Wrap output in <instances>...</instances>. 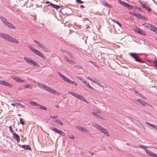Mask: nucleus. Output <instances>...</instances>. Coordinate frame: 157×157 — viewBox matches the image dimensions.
<instances>
[{
	"label": "nucleus",
	"instance_id": "obj_31",
	"mask_svg": "<svg viewBox=\"0 0 157 157\" xmlns=\"http://www.w3.org/2000/svg\"><path fill=\"white\" fill-rule=\"evenodd\" d=\"M38 108L40 109H41L44 110H47V108L45 107L44 106L41 105L40 104H38V105L37 106Z\"/></svg>",
	"mask_w": 157,
	"mask_h": 157
},
{
	"label": "nucleus",
	"instance_id": "obj_58",
	"mask_svg": "<svg viewBox=\"0 0 157 157\" xmlns=\"http://www.w3.org/2000/svg\"><path fill=\"white\" fill-rule=\"evenodd\" d=\"M156 40H157V38L156 39Z\"/></svg>",
	"mask_w": 157,
	"mask_h": 157
},
{
	"label": "nucleus",
	"instance_id": "obj_40",
	"mask_svg": "<svg viewBox=\"0 0 157 157\" xmlns=\"http://www.w3.org/2000/svg\"><path fill=\"white\" fill-rule=\"evenodd\" d=\"M86 86L88 87H89L90 88L92 89H94V88L91 87L89 83H87L86 84Z\"/></svg>",
	"mask_w": 157,
	"mask_h": 157
},
{
	"label": "nucleus",
	"instance_id": "obj_1",
	"mask_svg": "<svg viewBox=\"0 0 157 157\" xmlns=\"http://www.w3.org/2000/svg\"><path fill=\"white\" fill-rule=\"evenodd\" d=\"M0 36L8 41L17 44L19 43L18 40L15 38L6 34L0 32Z\"/></svg>",
	"mask_w": 157,
	"mask_h": 157
},
{
	"label": "nucleus",
	"instance_id": "obj_30",
	"mask_svg": "<svg viewBox=\"0 0 157 157\" xmlns=\"http://www.w3.org/2000/svg\"><path fill=\"white\" fill-rule=\"evenodd\" d=\"M55 122H57L59 124L61 125H63V123L59 119L56 120Z\"/></svg>",
	"mask_w": 157,
	"mask_h": 157
},
{
	"label": "nucleus",
	"instance_id": "obj_41",
	"mask_svg": "<svg viewBox=\"0 0 157 157\" xmlns=\"http://www.w3.org/2000/svg\"><path fill=\"white\" fill-rule=\"evenodd\" d=\"M83 132H86V133H88L89 132V131L88 129H87L86 128H83Z\"/></svg>",
	"mask_w": 157,
	"mask_h": 157
},
{
	"label": "nucleus",
	"instance_id": "obj_32",
	"mask_svg": "<svg viewBox=\"0 0 157 157\" xmlns=\"http://www.w3.org/2000/svg\"><path fill=\"white\" fill-rule=\"evenodd\" d=\"M24 87L26 88H29V89L32 88V86L29 84H27L24 85Z\"/></svg>",
	"mask_w": 157,
	"mask_h": 157
},
{
	"label": "nucleus",
	"instance_id": "obj_45",
	"mask_svg": "<svg viewBox=\"0 0 157 157\" xmlns=\"http://www.w3.org/2000/svg\"><path fill=\"white\" fill-rule=\"evenodd\" d=\"M50 117L51 118H53V119H55V118H57L58 117L57 116H51Z\"/></svg>",
	"mask_w": 157,
	"mask_h": 157
},
{
	"label": "nucleus",
	"instance_id": "obj_33",
	"mask_svg": "<svg viewBox=\"0 0 157 157\" xmlns=\"http://www.w3.org/2000/svg\"><path fill=\"white\" fill-rule=\"evenodd\" d=\"M30 103L31 104L33 105H35L36 106H38V104L36 103V102H34L33 101H30Z\"/></svg>",
	"mask_w": 157,
	"mask_h": 157
},
{
	"label": "nucleus",
	"instance_id": "obj_15",
	"mask_svg": "<svg viewBox=\"0 0 157 157\" xmlns=\"http://www.w3.org/2000/svg\"><path fill=\"white\" fill-rule=\"evenodd\" d=\"M146 152L147 155L152 157H157V154L154 153L150 150H146Z\"/></svg>",
	"mask_w": 157,
	"mask_h": 157
},
{
	"label": "nucleus",
	"instance_id": "obj_39",
	"mask_svg": "<svg viewBox=\"0 0 157 157\" xmlns=\"http://www.w3.org/2000/svg\"><path fill=\"white\" fill-rule=\"evenodd\" d=\"M68 136L69 138L71 139H74V136L72 135L68 134Z\"/></svg>",
	"mask_w": 157,
	"mask_h": 157
},
{
	"label": "nucleus",
	"instance_id": "obj_2",
	"mask_svg": "<svg viewBox=\"0 0 157 157\" xmlns=\"http://www.w3.org/2000/svg\"><path fill=\"white\" fill-rule=\"evenodd\" d=\"M28 48L32 52H33L35 54L40 57L44 59H45V56L39 50L35 49L31 45L29 46Z\"/></svg>",
	"mask_w": 157,
	"mask_h": 157
},
{
	"label": "nucleus",
	"instance_id": "obj_54",
	"mask_svg": "<svg viewBox=\"0 0 157 157\" xmlns=\"http://www.w3.org/2000/svg\"><path fill=\"white\" fill-rule=\"evenodd\" d=\"M56 106L57 107V108H58L59 107V106L58 105H56Z\"/></svg>",
	"mask_w": 157,
	"mask_h": 157
},
{
	"label": "nucleus",
	"instance_id": "obj_44",
	"mask_svg": "<svg viewBox=\"0 0 157 157\" xmlns=\"http://www.w3.org/2000/svg\"><path fill=\"white\" fill-rule=\"evenodd\" d=\"M82 82L86 84L87 83V82L85 80H84L83 79L82 80Z\"/></svg>",
	"mask_w": 157,
	"mask_h": 157
},
{
	"label": "nucleus",
	"instance_id": "obj_29",
	"mask_svg": "<svg viewBox=\"0 0 157 157\" xmlns=\"http://www.w3.org/2000/svg\"><path fill=\"white\" fill-rule=\"evenodd\" d=\"M75 128L77 129L78 130H79L80 131H82L83 132V128H84L78 126H77L75 127Z\"/></svg>",
	"mask_w": 157,
	"mask_h": 157
},
{
	"label": "nucleus",
	"instance_id": "obj_10",
	"mask_svg": "<svg viewBox=\"0 0 157 157\" xmlns=\"http://www.w3.org/2000/svg\"><path fill=\"white\" fill-rule=\"evenodd\" d=\"M143 25L145 27L157 33V29L154 26L149 23H145Z\"/></svg>",
	"mask_w": 157,
	"mask_h": 157
},
{
	"label": "nucleus",
	"instance_id": "obj_35",
	"mask_svg": "<svg viewBox=\"0 0 157 157\" xmlns=\"http://www.w3.org/2000/svg\"><path fill=\"white\" fill-rule=\"evenodd\" d=\"M10 128V130L11 132L12 133V134H13L14 133H15V132L12 129V126H10L9 127Z\"/></svg>",
	"mask_w": 157,
	"mask_h": 157
},
{
	"label": "nucleus",
	"instance_id": "obj_12",
	"mask_svg": "<svg viewBox=\"0 0 157 157\" xmlns=\"http://www.w3.org/2000/svg\"><path fill=\"white\" fill-rule=\"evenodd\" d=\"M118 2L123 6L127 7L128 9L131 10L133 9V6L128 3H126L124 1H122L121 0H119L118 1Z\"/></svg>",
	"mask_w": 157,
	"mask_h": 157
},
{
	"label": "nucleus",
	"instance_id": "obj_6",
	"mask_svg": "<svg viewBox=\"0 0 157 157\" xmlns=\"http://www.w3.org/2000/svg\"><path fill=\"white\" fill-rule=\"evenodd\" d=\"M39 85H40L41 87L43 88L44 89L47 90L50 92L51 93L53 94H56L58 95H59V94L56 91L54 90V89L49 87L46 86L45 85L41 84L38 83Z\"/></svg>",
	"mask_w": 157,
	"mask_h": 157
},
{
	"label": "nucleus",
	"instance_id": "obj_14",
	"mask_svg": "<svg viewBox=\"0 0 157 157\" xmlns=\"http://www.w3.org/2000/svg\"><path fill=\"white\" fill-rule=\"evenodd\" d=\"M11 77L17 82H25V80L21 79L19 77L17 76L12 75Z\"/></svg>",
	"mask_w": 157,
	"mask_h": 157
},
{
	"label": "nucleus",
	"instance_id": "obj_53",
	"mask_svg": "<svg viewBox=\"0 0 157 157\" xmlns=\"http://www.w3.org/2000/svg\"><path fill=\"white\" fill-rule=\"evenodd\" d=\"M135 93H138V92L137 91H135Z\"/></svg>",
	"mask_w": 157,
	"mask_h": 157
},
{
	"label": "nucleus",
	"instance_id": "obj_20",
	"mask_svg": "<svg viewBox=\"0 0 157 157\" xmlns=\"http://www.w3.org/2000/svg\"><path fill=\"white\" fill-rule=\"evenodd\" d=\"M13 136V138L16 140V141L18 142H19L20 141V136L15 132L12 134Z\"/></svg>",
	"mask_w": 157,
	"mask_h": 157
},
{
	"label": "nucleus",
	"instance_id": "obj_36",
	"mask_svg": "<svg viewBox=\"0 0 157 157\" xmlns=\"http://www.w3.org/2000/svg\"><path fill=\"white\" fill-rule=\"evenodd\" d=\"M155 67V69H157V60H155L153 62Z\"/></svg>",
	"mask_w": 157,
	"mask_h": 157
},
{
	"label": "nucleus",
	"instance_id": "obj_46",
	"mask_svg": "<svg viewBox=\"0 0 157 157\" xmlns=\"http://www.w3.org/2000/svg\"><path fill=\"white\" fill-rule=\"evenodd\" d=\"M11 105H13V106L15 107V104H14V103H12L11 104Z\"/></svg>",
	"mask_w": 157,
	"mask_h": 157
},
{
	"label": "nucleus",
	"instance_id": "obj_48",
	"mask_svg": "<svg viewBox=\"0 0 157 157\" xmlns=\"http://www.w3.org/2000/svg\"><path fill=\"white\" fill-rule=\"evenodd\" d=\"M78 79H79V80H81V81H82V79H81V78L80 77H78Z\"/></svg>",
	"mask_w": 157,
	"mask_h": 157
},
{
	"label": "nucleus",
	"instance_id": "obj_47",
	"mask_svg": "<svg viewBox=\"0 0 157 157\" xmlns=\"http://www.w3.org/2000/svg\"><path fill=\"white\" fill-rule=\"evenodd\" d=\"M83 7H84V6L83 5H81L80 6V8H83Z\"/></svg>",
	"mask_w": 157,
	"mask_h": 157
},
{
	"label": "nucleus",
	"instance_id": "obj_37",
	"mask_svg": "<svg viewBox=\"0 0 157 157\" xmlns=\"http://www.w3.org/2000/svg\"><path fill=\"white\" fill-rule=\"evenodd\" d=\"M20 123L22 125H24L25 124V123L24 122V120L23 119L21 118H20Z\"/></svg>",
	"mask_w": 157,
	"mask_h": 157
},
{
	"label": "nucleus",
	"instance_id": "obj_24",
	"mask_svg": "<svg viewBox=\"0 0 157 157\" xmlns=\"http://www.w3.org/2000/svg\"><path fill=\"white\" fill-rule=\"evenodd\" d=\"M22 147L26 149H31V147L29 145H23Z\"/></svg>",
	"mask_w": 157,
	"mask_h": 157
},
{
	"label": "nucleus",
	"instance_id": "obj_13",
	"mask_svg": "<svg viewBox=\"0 0 157 157\" xmlns=\"http://www.w3.org/2000/svg\"><path fill=\"white\" fill-rule=\"evenodd\" d=\"M129 55L134 58L137 62L142 63H144V61L140 60V58L138 57L137 54L136 53H130Z\"/></svg>",
	"mask_w": 157,
	"mask_h": 157
},
{
	"label": "nucleus",
	"instance_id": "obj_25",
	"mask_svg": "<svg viewBox=\"0 0 157 157\" xmlns=\"http://www.w3.org/2000/svg\"><path fill=\"white\" fill-rule=\"evenodd\" d=\"M146 123L148 125H149V126H151V127H153L154 128H155V129H157V128H156V127L157 126H156V125H154V124H151V123H150L149 122H146Z\"/></svg>",
	"mask_w": 157,
	"mask_h": 157
},
{
	"label": "nucleus",
	"instance_id": "obj_34",
	"mask_svg": "<svg viewBox=\"0 0 157 157\" xmlns=\"http://www.w3.org/2000/svg\"><path fill=\"white\" fill-rule=\"evenodd\" d=\"M112 21H113L114 22L117 24L120 27H121L122 25L118 22L117 21H116L114 19H112Z\"/></svg>",
	"mask_w": 157,
	"mask_h": 157
},
{
	"label": "nucleus",
	"instance_id": "obj_55",
	"mask_svg": "<svg viewBox=\"0 0 157 157\" xmlns=\"http://www.w3.org/2000/svg\"><path fill=\"white\" fill-rule=\"evenodd\" d=\"M70 57H71V58H72V56H71V55L70 56Z\"/></svg>",
	"mask_w": 157,
	"mask_h": 157
},
{
	"label": "nucleus",
	"instance_id": "obj_3",
	"mask_svg": "<svg viewBox=\"0 0 157 157\" xmlns=\"http://www.w3.org/2000/svg\"><path fill=\"white\" fill-rule=\"evenodd\" d=\"M69 93L71 94V95H72L74 97H76L77 98L81 100H82V101L85 102H86L87 103H89V102L87 100H86L84 97H83L81 95H80L78 94L77 93H76L70 91L69 92Z\"/></svg>",
	"mask_w": 157,
	"mask_h": 157
},
{
	"label": "nucleus",
	"instance_id": "obj_49",
	"mask_svg": "<svg viewBox=\"0 0 157 157\" xmlns=\"http://www.w3.org/2000/svg\"><path fill=\"white\" fill-rule=\"evenodd\" d=\"M50 3H51V2H48V1H47V2H45V3H47V4H48V3H49L50 4Z\"/></svg>",
	"mask_w": 157,
	"mask_h": 157
},
{
	"label": "nucleus",
	"instance_id": "obj_52",
	"mask_svg": "<svg viewBox=\"0 0 157 157\" xmlns=\"http://www.w3.org/2000/svg\"><path fill=\"white\" fill-rule=\"evenodd\" d=\"M142 98H143L144 99H146V98H145L144 97V96H142Z\"/></svg>",
	"mask_w": 157,
	"mask_h": 157
},
{
	"label": "nucleus",
	"instance_id": "obj_16",
	"mask_svg": "<svg viewBox=\"0 0 157 157\" xmlns=\"http://www.w3.org/2000/svg\"><path fill=\"white\" fill-rule=\"evenodd\" d=\"M50 129L53 131L60 135L63 133V132L62 131L60 130H58L56 128L51 127L50 128Z\"/></svg>",
	"mask_w": 157,
	"mask_h": 157
},
{
	"label": "nucleus",
	"instance_id": "obj_38",
	"mask_svg": "<svg viewBox=\"0 0 157 157\" xmlns=\"http://www.w3.org/2000/svg\"><path fill=\"white\" fill-rule=\"evenodd\" d=\"M92 114L94 115V116H96V117H98L99 118L102 119V117H101L100 116L98 115L97 113H95L94 112H93Z\"/></svg>",
	"mask_w": 157,
	"mask_h": 157
},
{
	"label": "nucleus",
	"instance_id": "obj_19",
	"mask_svg": "<svg viewBox=\"0 0 157 157\" xmlns=\"http://www.w3.org/2000/svg\"><path fill=\"white\" fill-rule=\"evenodd\" d=\"M142 6L145 9L148 11H151V9L150 8V7L148 5L145 4H142Z\"/></svg>",
	"mask_w": 157,
	"mask_h": 157
},
{
	"label": "nucleus",
	"instance_id": "obj_9",
	"mask_svg": "<svg viewBox=\"0 0 157 157\" xmlns=\"http://www.w3.org/2000/svg\"><path fill=\"white\" fill-rule=\"evenodd\" d=\"M129 13L131 15L135 17L138 18L140 19L144 20H146L147 19L148 20L147 18L146 17L143 16L139 13L131 12H129Z\"/></svg>",
	"mask_w": 157,
	"mask_h": 157
},
{
	"label": "nucleus",
	"instance_id": "obj_56",
	"mask_svg": "<svg viewBox=\"0 0 157 157\" xmlns=\"http://www.w3.org/2000/svg\"><path fill=\"white\" fill-rule=\"evenodd\" d=\"M13 101H16V100H13Z\"/></svg>",
	"mask_w": 157,
	"mask_h": 157
},
{
	"label": "nucleus",
	"instance_id": "obj_21",
	"mask_svg": "<svg viewBox=\"0 0 157 157\" xmlns=\"http://www.w3.org/2000/svg\"><path fill=\"white\" fill-rule=\"evenodd\" d=\"M136 101H138L143 106H146L147 105H148L147 103L142 100L139 99L138 100H137Z\"/></svg>",
	"mask_w": 157,
	"mask_h": 157
},
{
	"label": "nucleus",
	"instance_id": "obj_50",
	"mask_svg": "<svg viewBox=\"0 0 157 157\" xmlns=\"http://www.w3.org/2000/svg\"><path fill=\"white\" fill-rule=\"evenodd\" d=\"M16 104L18 105H19V106H20L21 105L19 104V103H16Z\"/></svg>",
	"mask_w": 157,
	"mask_h": 157
},
{
	"label": "nucleus",
	"instance_id": "obj_18",
	"mask_svg": "<svg viewBox=\"0 0 157 157\" xmlns=\"http://www.w3.org/2000/svg\"><path fill=\"white\" fill-rule=\"evenodd\" d=\"M135 32L138 33L139 34L143 35H146L145 33L142 30L138 28H136L134 29Z\"/></svg>",
	"mask_w": 157,
	"mask_h": 157
},
{
	"label": "nucleus",
	"instance_id": "obj_11",
	"mask_svg": "<svg viewBox=\"0 0 157 157\" xmlns=\"http://www.w3.org/2000/svg\"><path fill=\"white\" fill-rule=\"evenodd\" d=\"M24 59L27 63L33 65L34 66H38V65L37 63L30 58L27 57H24Z\"/></svg>",
	"mask_w": 157,
	"mask_h": 157
},
{
	"label": "nucleus",
	"instance_id": "obj_23",
	"mask_svg": "<svg viewBox=\"0 0 157 157\" xmlns=\"http://www.w3.org/2000/svg\"><path fill=\"white\" fill-rule=\"evenodd\" d=\"M102 4L104 6H107L108 7H111L110 4H109L106 2L105 1H103L102 2Z\"/></svg>",
	"mask_w": 157,
	"mask_h": 157
},
{
	"label": "nucleus",
	"instance_id": "obj_27",
	"mask_svg": "<svg viewBox=\"0 0 157 157\" xmlns=\"http://www.w3.org/2000/svg\"><path fill=\"white\" fill-rule=\"evenodd\" d=\"M87 78L90 80L94 82V83H96L99 86H101L100 84L97 81L95 80H93L90 77H88Z\"/></svg>",
	"mask_w": 157,
	"mask_h": 157
},
{
	"label": "nucleus",
	"instance_id": "obj_5",
	"mask_svg": "<svg viewBox=\"0 0 157 157\" xmlns=\"http://www.w3.org/2000/svg\"><path fill=\"white\" fill-rule=\"evenodd\" d=\"M92 126L107 136H109V134L108 131L100 125L98 124H93Z\"/></svg>",
	"mask_w": 157,
	"mask_h": 157
},
{
	"label": "nucleus",
	"instance_id": "obj_43",
	"mask_svg": "<svg viewBox=\"0 0 157 157\" xmlns=\"http://www.w3.org/2000/svg\"><path fill=\"white\" fill-rule=\"evenodd\" d=\"M76 2L77 3H83V2L81 0H76Z\"/></svg>",
	"mask_w": 157,
	"mask_h": 157
},
{
	"label": "nucleus",
	"instance_id": "obj_57",
	"mask_svg": "<svg viewBox=\"0 0 157 157\" xmlns=\"http://www.w3.org/2000/svg\"><path fill=\"white\" fill-rule=\"evenodd\" d=\"M98 112L100 113V112L98 111Z\"/></svg>",
	"mask_w": 157,
	"mask_h": 157
},
{
	"label": "nucleus",
	"instance_id": "obj_7",
	"mask_svg": "<svg viewBox=\"0 0 157 157\" xmlns=\"http://www.w3.org/2000/svg\"><path fill=\"white\" fill-rule=\"evenodd\" d=\"M33 41L36 44L38 47L42 48L44 51L46 52H49L50 51L48 48L46 47L42 43L40 42L39 41H38L35 40H34Z\"/></svg>",
	"mask_w": 157,
	"mask_h": 157
},
{
	"label": "nucleus",
	"instance_id": "obj_4",
	"mask_svg": "<svg viewBox=\"0 0 157 157\" xmlns=\"http://www.w3.org/2000/svg\"><path fill=\"white\" fill-rule=\"evenodd\" d=\"M2 21L6 26L7 27L10 29H15L16 28L11 23H9L6 18L3 17H1Z\"/></svg>",
	"mask_w": 157,
	"mask_h": 157
},
{
	"label": "nucleus",
	"instance_id": "obj_51",
	"mask_svg": "<svg viewBox=\"0 0 157 157\" xmlns=\"http://www.w3.org/2000/svg\"><path fill=\"white\" fill-rule=\"evenodd\" d=\"M61 135H62L63 136H65V134L63 132V133H62L61 134Z\"/></svg>",
	"mask_w": 157,
	"mask_h": 157
},
{
	"label": "nucleus",
	"instance_id": "obj_42",
	"mask_svg": "<svg viewBox=\"0 0 157 157\" xmlns=\"http://www.w3.org/2000/svg\"><path fill=\"white\" fill-rule=\"evenodd\" d=\"M140 147L142 148L145 151H146V150H147V149H146V148L145 147L143 146H142V145H140Z\"/></svg>",
	"mask_w": 157,
	"mask_h": 157
},
{
	"label": "nucleus",
	"instance_id": "obj_8",
	"mask_svg": "<svg viewBox=\"0 0 157 157\" xmlns=\"http://www.w3.org/2000/svg\"><path fill=\"white\" fill-rule=\"evenodd\" d=\"M58 74L59 76L62 78L64 81L67 82L71 84L75 85L76 86H77V83L69 79L66 77L60 72H58Z\"/></svg>",
	"mask_w": 157,
	"mask_h": 157
},
{
	"label": "nucleus",
	"instance_id": "obj_17",
	"mask_svg": "<svg viewBox=\"0 0 157 157\" xmlns=\"http://www.w3.org/2000/svg\"><path fill=\"white\" fill-rule=\"evenodd\" d=\"M0 84L10 87H11L12 86V85L11 84L4 81L0 80Z\"/></svg>",
	"mask_w": 157,
	"mask_h": 157
},
{
	"label": "nucleus",
	"instance_id": "obj_22",
	"mask_svg": "<svg viewBox=\"0 0 157 157\" xmlns=\"http://www.w3.org/2000/svg\"><path fill=\"white\" fill-rule=\"evenodd\" d=\"M64 59L67 62L69 63L72 64L73 65H74L75 64V62L73 60H69L67 57L65 56L64 57Z\"/></svg>",
	"mask_w": 157,
	"mask_h": 157
},
{
	"label": "nucleus",
	"instance_id": "obj_28",
	"mask_svg": "<svg viewBox=\"0 0 157 157\" xmlns=\"http://www.w3.org/2000/svg\"><path fill=\"white\" fill-rule=\"evenodd\" d=\"M50 5H51L54 8L58 9L60 8V6L58 5L54 4L52 3H50Z\"/></svg>",
	"mask_w": 157,
	"mask_h": 157
},
{
	"label": "nucleus",
	"instance_id": "obj_26",
	"mask_svg": "<svg viewBox=\"0 0 157 157\" xmlns=\"http://www.w3.org/2000/svg\"><path fill=\"white\" fill-rule=\"evenodd\" d=\"M146 123L148 125H149V126H151V127H153L154 128H155V129H157V128H156V127L157 126H156V125H154V124H151V123H150L149 122H146Z\"/></svg>",
	"mask_w": 157,
	"mask_h": 157
}]
</instances>
